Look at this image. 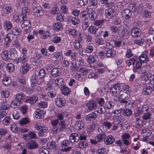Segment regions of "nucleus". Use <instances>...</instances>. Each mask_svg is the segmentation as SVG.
I'll return each instance as SVG.
<instances>
[{
    "instance_id": "20e7f679",
    "label": "nucleus",
    "mask_w": 154,
    "mask_h": 154,
    "mask_svg": "<svg viewBox=\"0 0 154 154\" xmlns=\"http://www.w3.org/2000/svg\"><path fill=\"white\" fill-rule=\"evenodd\" d=\"M62 147H64L60 149V151L63 152H68L70 151L72 148V146H69L70 145L69 141L67 140H64L61 142L60 144Z\"/></svg>"
},
{
    "instance_id": "ea45409f",
    "label": "nucleus",
    "mask_w": 154,
    "mask_h": 154,
    "mask_svg": "<svg viewBox=\"0 0 154 154\" xmlns=\"http://www.w3.org/2000/svg\"><path fill=\"white\" fill-rule=\"evenodd\" d=\"M13 34L11 33H9L7 34L5 37V41L6 43H9L13 39Z\"/></svg>"
},
{
    "instance_id": "4d7b16f0",
    "label": "nucleus",
    "mask_w": 154,
    "mask_h": 154,
    "mask_svg": "<svg viewBox=\"0 0 154 154\" xmlns=\"http://www.w3.org/2000/svg\"><path fill=\"white\" fill-rule=\"evenodd\" d=\"M151 115L148 111L146 112L143 113V115L142 116V118L144 120H147L150 119Z\"/></svg>"
},
{
    "instance_id": "cd10ccee",
    "label": "nucleus",
    "mask_w": 154,
    "mask_h": 154,
    "mask_svg": "<svg viewBox=\"0 0 154 154\" xmlns=\"http://www.w3.org/2000/svg\"><path fill=\"white\" fill-rule=\"evenodd\" d=\"M25 97V95L22 93H17L16 95L15 100L18 102H20V101L24 99Z\"/></svg>"
},
{
    "instance_id": "de8ad7c7",
    "label": "nucleus",
    "mask_w": 154,
    "mask_h": 154,
    "mask_svg": "<svg viewBox=\"0 0 154 154\" xmlns=\"http://www.w3.org/2000/svg\"><path fill=\"white\" fill-rule=\"evenodd\" d=\"M11 121L10 117L8 116H6L2 121V123L4 125H9Z\"/></svg>"
},
{
    "instance_id": "f704fd0d",
    "label": "nucleus",
    "mask_w": 154,
    "mask_h": 154,
    "mask_svg": "<svg viewBox=\"0 0 154 154\" xmlns=\"http://www.w3.org/2000/svg\"><path fill=\"white\" fill-rule=\"evenodd\" d=\"M102 123L103 126H105L108 129H109L112 125V123L108 121L106 119L102 120Z\"/></svg>"
},
{
    "instance_id": "a18cd8bd",
    "label": "nucleus",
    "mask_w": 154,
    "mask_h": 154,
    "mask_svg": "<svg viewBox=\"0 0 154 154\" xmlns=\"http://www.w3.org/2000/svg\"><path fill=\"white\" fill-rule=\"evenodd\" d=\"M106 137V134L104 133L100 134L98 135L96 137V139L97 140V141L100 142L104 139Z\"/></svg>"
},
{
    "instance_id": "aec40b11",
    "label": "nucleus",
    "mask_w": 154,
    "mask_h": 154,
    "mask_svg": "<svg viewBox=\"0 0 154 154\" xmlns=\"http://www.w3.org/2000/svg\"><path fill=\"white\" fill-rule=\"evenodd\" d=\"M79 139V136L77 133H72L69 137V140L71 143L77 142Z\"/></svg>"
},
{
    "instance_id": "052dcab7",
    "label": "nucleus",
    "mask_w": 154,
    "mask_h": 154,
    "mask_svg": "<svg viewBox=\"0 0 154 154\" xmlns=\"http://www.w3.org/2000/svg\"><path fill=\"white\" fill-rule=\"evenodd\" d=\"M72 23L74 25H76L80 23V21L77 17H73L72 18Z\"/></svg>"
},
{
    "instance_id": "7ed1b4c3",
    "label": "nucleus",
    "mask_w": 154,
    "mask_h": 154,
    "mask_svg": "<svg viewBox=\"0 0 154 154\" xmlns=\"http://www.w3.org/2000/svg\"><path fill=\"white\" fill-rule=\"evenodd\" d=\"M35 127L36 129L40 130L38 133L39 137H42L44 136L45 134L47 132L48 130L47 127L40 123H38L36 124Z\"/></svg>"
},
{
    "instance_id": "7c9ffc66",
    "label": "nucleus",
    "mask_w": 154,
    "mask_h": 154,
    "mask_svg": "<svg viewBox=\"0 0 154 154\" xmlns=\"http://www.w3.org/2000/svg\"><path fill=\"white\" fill-rule=\"evenodd\" d=\"M139 60L142 63H147L149 61L147 56L144 54H141L139 57Z\"/></svg>"
},
{
    "instance_id": "393cba45",
    "label": "nucleus",
    "mask_w": 154,
    "mask_h": 154,
    "mask_svg": "<svg viewBox=\"0 0 154 154\" xmlns=\"http://www.w3.org/2000/svg\"><path fill=\"white\" fill-rule=\"evenodd\" d=\"M1 57L2 60L8 61L10 59L8 50H5L1 54Z\"/></svg>"
},
{
    "instance_id": "bf43d9fd",
    "label": "nucleus",
    "mask_w": 154,
    "mask_h": 154,
    "mask_svg": "<svg viewBox=\"0 0 154 154\" xmlns=\"http://www.w3.org/2000/svg\"><path fill=\"white\" fill-rule=\"evenodd\" d=\"M108 0H101V3L103 4L106 5V7H111L113 6V4L112 2H108Z\"/></svg>"
},
{
    "instance_id": "39448f33",
    "label": "nucleus",
    "mask_w": 154,
    "mask_h": 154,
    "mask_svg": "<svg viewBox=\"0 0 154 154\" xmlns=\"http://www.w3.org/2000/svg\"><path fill=\"white\" fill-rule=\"evenodd\" d=\"M29 10L26 7L22 9V11L21 14L18 15V18L19 21H22L24 19H27V16L29 12Z\"/></svg>"
},
{
    "instance_id": "680f3d73",
    "label": "nucleus",
    "mask_w": 154,
    "mask_h": 154,
    "mask_svg": "<svg viewBox=\"0 0 154 154\" xmlns=\"http://www.w3.org/2000/svg\"><path fill=\"white\" fill-rule=\"evenodd\" d=\"M27 107L26 105H23L20 107V111L23 114H26L27 113Z\"/></svg>"
},
{
    "instance_id": "4be33fe9",
    "label": "nucleus",
    "mask_w": 154,
    "mask_h": 154,
    "mask_svg": "<svg viewBox=\"0 0 154 154\" xmlns=\"http://www.w3.org/2000/svg\"><path fill=\"white\" fill-rule=\"evenodd\" d=\"M116 54V51L113 49H110L107 50L106 53V57L109 58H112L115 57Z\"/></svg>"
},
{
    "instance_id": "423d86ee",
    "label": "nucleus",
    "mask_w": 154,
    "mask_h": 154,
    "mask_svg": "<svg viewBox=\"0 0 154 154\" xmlns=\"http://www.w3.org/2000/svg\"><path fill=\"white\" fill-rule=\"evenodd\" d=\"M42 56L39 54H36L34 57H32L30 60L32 64L35 66H38L41 63Z\"/></svg>"
},
{
    "instance_id": "6ab92c4d",
    "label": "nucleus",
    "mask_w": 154,
    "mask_h": 154,
    "mask_svg": "<svg viewBox=\"0 0 154 154\" xmlns=\"http://www.w3.org/2000/svg\"><path fill=\"white\" fill-rule=\"evenodd\" d=\"M122 15L123 17L126 19H128L131 16L132 13L130 10L125 9L122 11Z\"/></svg>"
},
{
    "instance_id": "603ef678",
    "label": "nucleus",
    "mask_w": 154,
    "mask_h": 154,
    "mask_svg": "<svg viewBox=\"0 0 154 154\" xmlns=\"http://www.w3.org/2000/svg\"><path fill=\"white\" fill-rule=\"evenodd\" d=\"M10 94L9 91L5 90L2 91L1 92V95L2 97L4 98L8 97Z\"/></svg>"
},
{
    "instance_id": "0eeeda50",
    "label": "nucleus",
    "mask_w": 154,
    "mask_h": 154,
    "mask_svg": "<svg viewBox=\"0 0 154 154\" xmlns=\"http://www.w3.org/2000/svg\"><path fill=\"white\" fill-rule=\"evenodd\" d=\"M120 87L118 84H115L114 85L113 87L111 89V92L112 93V95L116 97V99H115L116 101H117V97H118L119 93V88Z\"/></svg>"
},
{
    "instance_id": "3c124183",
    "label": "nucleus",
    "mask_w": 154,
    "mask_h": 154,
    "mask_svg": "<svg viewBox=\"0 0 154 154\" xmlns=\"http://www.w3.org/2000/svg\"><path fill=\"white\" fill-rule=\"evenodd\" d=\"M115 103L112 101L106 102L105 104V106L108 109H110L112 108L114 106Z\"/></svg>"
},
{
    "instance_id": "864d4df0",
    "label": "nucleus",
    "mask_w": 154,
    "mask_h": 154,
    "mask_svg": "<svg viewBox=\"0 0 154 154\" xmlns=\"http://www.w3.org/2000/svg\"><path fill=\"white\" fill-rule=\"evenodd\" d=\"M152 90V87L150 86H148L144 88L143 92L144 94L148 95L151 93Z\"/></svg>"
},
{
    "instance_id": "49530a36",
    "label": "nucleus",
    "mask_w": 154,
    "mask_h": 154,
    "mask_svg": "<svg viewBox=\"0 0 154 154\" xmlns=\"http://www.w3.org/2000/svg\"><path fill=\"white\" fill-rule=\"evenodd\" d=\"M97 30L98 29L94 26H91L88 29V31L91 34H95Z\"/></svg>"
},
{
    "instance_id": "58836bf2",
    "label": "nucleus",
    "mask_w": 154,
    "mask_h": 154,
    "mask_svg": "<svg viewBox=\"0 0 154 154\" xmlns=\"http://www.w3.org/2000/svg\"><path fill=\"white\" fill-rule=\"evenodd\" d=\"M21 30L19 28L14 27L13 28L12 30V34L15 35H18L21 33Z\"/></svg>"
},
{
    "instance_id": "9d476101",
    "label": "nucleus",
    "mask_w": 154,
    "mask_h": 154,
    "mask_svg": "<svg viewBox=\"0 0 154 154\" xmlns=\"http://www.w3.org/2000/svg\"><path fill=\"white\" fill-rule=\"evenodd\" d=\"M33 11L34 14L38 17L42 16L44 14L43 10V8L40 6L33 8Z\"/></svg>"
},
{
    "instance_id": "6e6552de",
    "label": "nucleus",
    "mask_w": 154,
    "mask_h": 154,
    "mask_svg": "<svg viewBox=\"0 0 154 154\" xmlns=\"http://www.w3.org/2000/svg\"><path fill=\"white\" fill-rule=\"evenodd\" d=\"M109 7V8L105 10V15L107 18H112L116 15V13L114 9L110 8V7Z\"/></svg>"
},
{
    "instance_id": "f8f14e48",
    "label": "nucleus",
    "mask_w": 154,
    "mask_h": 154,
    "mask_svg": "<svg viewBox=\"0 0 154 154\" xmlns=\"http://www.w3.org/2000/svg\"><path fill=\"white\" fill-rule=\"evenodd\" d=\"M20 22H23L21 25V27L22 28H26V29H24V30L26 31L30 29L31 24L29 20H27V19H24V20H23L22 21Z\"/></svg>"
},
{
    "instance_id": "37998d69",
    "label": "nucleus",
    "mask_w": 154,
    "mask_h": 154,
    "mask_svg": "<svg viewBox=\"0 0 154 154\" xmlns=\"http://www.w3.org/2000/svg\"><path fill=\"white\" fill-rule=\"evenodd\" d=\"M123 115L126 116H129L132 114V111L130 109H126L122 111Z\"/></svg>"
},
{
    "instance_id": "5701e85b",
    "label": "nucleus",
    "mask_w": 154,
    "mask_h": 154,
    "mask_svg": "<svg viewBox=\"0 0 154 154\" xmlns=\"http://www.w3.org/2000/svg\"><path fill=\"white\" fill-rule=\"evenodd\" d=\"M30 68L29 64L26 63L23 65L20 69V72L23 74L26 73Z\"/></svg>"
},
{
    "instance_id": "774afa93",
    "label": "nucleus",
    "mask_w": 154,
    "mask_h": 154,
    "mask_svg": "<svg viewBox=\"0 0 154 154\" xmlns=\"http://www.w3.org/2000/svg\"><path fill=\"white\" fill-rule=\"evenodd\" d=\"M39 154H48L49 153V151L48 149L44 147H42L39 150Z\"/></svg>"
},
{
    "instance_id": "0e129e2a",
    "label": "nucleus",
    "mask_w": 154,
    "mask_h": 154,
    "mask_svg": "<svg viewBox=\"0 0 154 154\" xmlns=\"http://www.w3.org/2000/svg\"><path fill=\"white\" fill-rule=\"evenodd\" d=\"M30 120L27 118H24L20 120L19 122L20 124L23 125L29 122Z\"/></svg>"
},
{
    "instance_id": "f3484780",
    "label": "nucleus",
    "mask_w": 154,
    "mask_h": 154,
    "mask_svg": "<svg viewBox=\"0 0 154 154\" xmlns=\"http://www.w3.org/2000/svg\"><path fill=\"white\" fill-rule=\"evenodd\" d=\"M38 144L35 141L31 140L29 141L27 144L26 146L29 149H35L37 147Z\"/></svg>"
},
{
    "instance_id": "f03ea898",
    "label": "nucleus",
    "mask_w": 154,
    "mask_h": 154,
    "mask_svg": "<svg viewBox=\"0 0 154 154\" xmlns=\"http://www.w3.org/2000/svg\"><path fill=\"white\" fill-rule=\"evenodd\" d=\"M80 58L78 57L76 59L72 60L71 62V65L70 66L71 70L72 72H82L83 70L80 67Z\"/></svg>"
},
{
    "instance_id": "c03bdc74",
    "label": "nucleus",
    "mask_w": 154,
    "mask_h": 154,
    "mask_svg": "<svg viewBox=\"0 0 154 154\" xmlns=\"http://www.w3.org/2000/svg\"><path fill=\"white\" fill-rule=\"evenodd\" d=\"M94 49V46L93 44H89L86 46L85 51L88 54L91 53Z\"/></svg>"
},
{
    "instance_id": "e433bc0d",
    "label": "nucleus",
    "mask_w": 154,
    "mask_h": 154,
    "mask_svg": "<svg viewBox=\"0 0 154 154\" xmlns=\"http://www.w3.org/2000/svg\"><path fill=\"white\" fill-rule=\"evenodd\" d=\"M142 65V62L141 61H138L136 64V66H133L132 70L134 73L137 72L138 69H140Z\"/></svg>"
},
{
    "instance_id": "69168bd1",
    "label": "nucleus",
    "mask_w": 154,
    "mask_h": 154,
    "mask_svg": "<svg viewBox=\"0 0 154 154\" xmlns=\"http://www.w3.org/2000/svg\"><path fill=\"white\" fill-rule=\"evenodd\" d=\"M63 27V25L62 23H56L54 26V29L57 31L60 30Z\"/></svg>"
},
{
    "instance_id": "79ce46f5",
    "label": "nucleus",
    "mask_w": 154,
    "mask_h": 154,
    "mask_svg": "<svg viewBox=\"0 0 154 154\" xmlns=\"http://www.w3.org/2000/svg\"><path fill=\"white\" fill-rule=\"evenodd\" d=\"M2 83L5 86H8L9 85L11 82V80L8 77H5L2 80Z\"/></svg>"
},
{
    "instance_id": "1a4fd4ad",
    "label": "nucleus",
    "mask_w": 154,
    "mask_h": 154,
    "mask_svg": "<svg viewBox=\"0 0 154 154\" xmlns=\"http://www.w3.org/2000/svg\"><path fill=\"white\" fill-rule=\"evenodd\" d=\"M130 137V135L128 133H125L122 136V140L123 142V144L125 145L127 147L130 144L129 138Z\"/></svg>"
},
{
    "instance_id": "473e14b6",
    "label": "nucleus",
    "mask_w": 154,
    "mask_h": 154,
    "mask_svg": "<svg viewBox=\"0 0 154 154\" xmlns=\"http://www.w3.org/2000/svg\"><path fill=\"white\" fill-rule=\"evenodd\" d=\"M61 90L62 93L65 95L69 94L71 91L68 87H67L64 85L61 87Z\"/></svg>"
},
{
    "instance_id": "a19ab883",
    "label": "nucleus",
    "mask_w": 154,
    "mask_h": 154,
    "mask_svg": "<svg viewBox=\"0 0 154 154\" xmlns=\"http://www.w3.org/2000/svg\"><path fill=\"white\" fill-rule=\"evenodd\" d=\"M88 145V143L86 141H83L79 143L77 147L80 149H84L87 147Z\"/></svg>"
},
{
    "instance_id": "09e8293b",
    "label": "nucleus",
    "mask_w": 154,
    "mask_h": 154,
    "mask_svg": "<svg viewBox=\"0 0 154 154\" xmlns=\"http://www.w3.org/2000/svg\"><path fill=\"white\" fill-rule=\"evenodd\" d=\"M88 15L91 20H94L96 18V14L93 10H91V11L89 13Z\"/></svg>"
},
{
    "instance_id": "5fc2aeb1",
    "label": "nucleus",
    "mask_w": 154,
    "mask_h": 154,
    "mask_svg": "<svg viewBox=\"0 0 154 154\" xmlns=\"http://www.w3.org/2000/svg\"><path fill=\"white\" fill-rule=\"evenodd\" d=\"M97 112L99 114H104L106 112V109L104 106H101L98 107V110L97 111Z\"/></svg>"
},
{
    "instance_id": "412c9836",
    "label": "nucleus",
    "mask_w": 154,
    "mask_h": 154,
    "mask_svg": "<svg viewBox=\"0 0 154 154\" xmlns=\"http://www.w3.org/2000/svg\"><path fill=\"white\" fill-rule=\"evenodd\" d=\"M52 75L54 77L60 75L61 73V69L57 67H55L52 69L51 71Z\"/></svg>"
},
{
    "instance_id": "f257e3e1",
    "label": "nucleus",
    "mask_w": 154,
    "mask_h": 154,
    "mask_svg": "<svg viewBox=\"0 0 154 154\" xmlns=\"http://www.w3.org/2000/svg\"><path fill=\"white\" fill-rule=\"evenodd\" d=\"M38 77L36 75H33L30 79L31 86L32 89H28L27 91V93L30 94L32 93V91H38L40 89V86H38Z\"/></svg>"
},
{
    "instance_id": "a211bd4d",
    "label": "nucleus",
    "mask_w": 154,
    "mask_h": 154,
    "mask_svg": "<svg viewBox=\"0 0 154 154\" xmlns=\"http://www.w3.org/2000/svg\"><path fill=\"white\" fill-rule=\"evenodd\" d=\"M38 97L36 95L33 96L32 97L27 99L25 101L26 103H29L31 105L34 104L38 100Z\"/></svg>"
},
{
    "instance_id": "bb28decb",
    "label": "nucleus",
    "mask_w": 154,
    "mask_h": 154,
    "mask_svg": "<svg viewBox=\"0 0 154 154\" xmlns=\"http://www.w3.org/2000/svg\"><path fill=\"white\" fill-rule=\"evenodd\" d=\"M66 103L64 99L63 98H57L56 102V105L59 107L63 106Z\"/></svg>"
},
{
    "instance_id": "4468645a",
    "label": "nucleus",
    "mask_w": 154,
    "mask_h": 154,
    "mask_svg": "<svg viewBox=\"0 0 154 154\" xmlns=\"http://www.w3.org/2000/svg\"><path fill=\"white\" fill-rule=\"evenodd\" d=\"M97 106V102L94 100H91L89 101L86 104V106L88 109L91 111L93 110L96 108Z\"/></svg>"
},
{
    "instance_id": "13d9d810",
    "label": "nucleus",
    "mask_w": 154,
    "mask_h": 154,
    "mask_svg": "<svg viewBox=\"0 0 154 154\" xmlns=\"http://www.w3.org/2000/svg\"><path fill=\"white\" fill-rule=\"evenodd\" d=\"M88 12L85 11H84L81 13V18L83 20H85L88 19Z\"/></svg>"
},
{
    "instance_id": "c756f323",
    "label": "nucleus",
    "mask_w": 154,
    "mask_h": 154,
    "mask_svg": "<svg viewBox=\"0 0 154 154\" xmlns=\"http://www.w3.org/2000/svg\"><path fill=\"white\" fill-rule=\"evenodd\" d=\"M38 32L42 35V37L44 39L49 37L50 35L49 31L48 30H47L45 32L43 30H40L38 31Z\"/></svg>"
},
{
    "instance_id": "8fccbe9b",
    "label": "nucleus",
    "mask_w": 154,
    "mask_h": 154,
    "mask_svg": "<svg viewBox=\"0 0 154 154\" xmlns=\"http://www.w3.org/2000/svg\"><path fill=\"white\" fill-rule=\"evenodd\" d=\"M6 68L7 71L10 72H12L15 69L14 66L12 63H8Z\"/></svg>"
},
{
    "instance_id": "6e6d98bb",
    "label": "nucleus",
    "mask_w": 154,
    "mask_h": 154,
    "mask_svg": "<svg viewBox=\"0 0 154 154\" xmlns=\"http://www.w3.org/2000/svg\"><path fill=\"white\" fill-rule=\"evenodd\" d=\"M84 122L82 121H79L76 123V125L79 130H81L84 128Z\"/></svg>"
},
{
    "instance_id": "2eb2a0df",
    "label": "nucleus",
    "mask_w": 154,
    "mask_h": 154,
    "mask_svg": "<svg viewBox=\"0 0 154 154\" xmlns=\"http://www.w3.org/2000/svg\"><path fill=\"white\" fill-rule=\"evenodd\" d=\"M97 116V114L94 112H93L85 117V119L88 121H93L96 119Z\"/></svg>"
},
{
    "instance_id": "338daca9",
    "label": "nucleus",
    "mask_w": 154,
    "mask_h": 154,
    "mask_svg": "<svg viewBox=\"0 0 154 154\" xmlns=\"http://www.w3.org/2000/svg\"><path fill=\"white\" fill-rule=\"evenodd\" d=\"M53 54V57L57 59H59L61 60L60 57H62V53H60L58 52H54Z\"/></svg>"
},
{
    "instance_id": "2f4dec72",
    "label": "nucleus",
    "mask_w": 154,
    "mask_h": 154,
    "mask_svg": "<svg viewBox=\"0 0 154 154\" xmlns=\"http://www.w3.org/2000/svg\"><path fill=\"white\" fill-rule=\"evenodd\" d=\"M64 81L63 79L60 78H58L55 81V83L56 85V86L58 87H61L64 85Z\"/></svg>"
},
{
    "instance_id": "dca6fc26",
    "label": "nucleus",
    "mask_w": 154,
    "mask_h": 154,
    "mask_svg": "<svg viewBox=\"0 0 154 154\" xmlns=\"http://www.w3.org/2000/svg\"><path fill=\"white\" fill-rule=\"evenodd\" d=\"M131 34L133 37L137 38L141 35V30L137 27L133 28L131 31Z\"/></svg>"
},
{
    "instance_id": "c85d7f7f",
    "label": "nucleus",
    "mask_w": 154,
    "mask_h": 154,
    "mask_svg": "<svg viewBox=\"0 0 154 154\" xmlns=\"http://www.w3.org/2000/svg\"><path fill=\"white\" fill-rule=\"evenodd\" d=\"M27 61V58L26 56H23L18 58L15 60L16 63L18 64L19 63H25Z\"/></svg>"
},
{
    "instance_id": "e2e57ef3",
    "label": "nucleus",
    "mask_w": 154,
    "mask_h": 154,
    "mask_svg": "<svg viewBox=\"0 0 154 154\" xmlns=\"http://www.w3.org/2000/svg\"><path fill=\"white\" fill-rule=\"evenodd\" d=\"M46 74L45 70L44 69H41L38 73V75L41 78H43L45 77Z\"/></svg>"
},
{
    "instance_id": "ddd939ff",
    "label": "nucleus",
    "mask_w": 154,
    "mask_h": 154,
    "mask_svg": "<svg viewBox=\"0 0 154 154\" xmlns=\"http://www.w3.org/2000/svg\"><path fill=\"white\" fill-rule=\"evenodd\" d=\"M115 137L112 135H109L106 137L104 140L105 143L107 145L112 144L115 141Z\"/></svg>"
},
{
    "instance_id": "b1692460",
    "label": "nucleus",
    "mask_w": 154,
    "mask_h": 154,
    "mask_svg": "<svg viewBox=\"0 0 154 154\" xmlns=\"http://www.w3.org/2000/svg\"><path fill=\"white\" fill-rule=\"evenodd\" d=\"M67 128V125L65 121H60L59 123L58 129L60 132L63 131Z\"/></svg>"
},
{
    "instance_id": "9b49d317",
    "label": "nucleus",
    "mask_w": 154,
    "mask_h": 154,
    "mask_svg": "<svg viewBox=\"0 0 154 154\" xmlns=\"http://www.w3.org/2000/svg\"><path fill=\"white\" fill-rule=\"evenodd\" d=\"M120 94L119 98L120 99L128 100L130 96L129 90H123L120 91Z\"/></svg>"
},
{
    "instance_id": "a878e982",
    "label": "nucleus",
    "mask_w": 154,
    "mask_h": 154,
    "mask_svg": "<svg viewBox=\"0 0 154 154\" xmlns=\"http://www.w3.org/2000/svg\"><path fill=\"white\" fill-rule=\"evenodd\" d=\"M46 112L44 110L38 109L36 110V117L39 119L42 118L45 115Z\"/></svg>"
},
{
    "instance_id": "c9c22d12",
    "label": "nucleus",
    "mask_w": 154,
    "mask_h": 154,
    "mask_svg": "<svg viewBox=\"0 0 154 154\" xmlns=\"http://www.w3.org/2000/svg\"><path fill=\"white\" fill-rule=\"evenodd\" d=\"M4 26L5 28L7 30L11 29L12 27V24L9 21L6 20L4 22Z\"/></svg>"
},
{
    "instance_id": "4c0bfd02",
    "label": "nucleus",
    "mask_w": 154,
    "mask_h": 154,
    "mask_svg": "<svg viewBox=\"0 0 154 154\" xmlns=\"http://www.w3.org/2000/svg\"><path fill=\"white\" fill-rule=\"evenodd\" d=\"M47 146L48 149H54L56 148L57 146V145L55 141H53L48 143Z\"/></svg>"
},
{
    "instance_id": "72a5a7b5",
    "label": "nucleus",
    "mask_w": 154,
    "mask_h": 154,
    "mask_svg": "<svg viewBox=\"0 0 154 154\" xmlns=\"http://www.w3.org/2000/svg\"><path fill=\"white\" fill-rule=\"evenodd\" d=\"M88 62L91 64L96 61V56L95 55H90L87 59Z\"/></svg>"
}]
</instances>
